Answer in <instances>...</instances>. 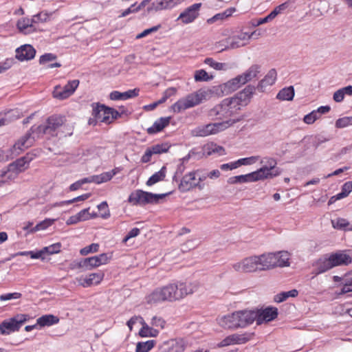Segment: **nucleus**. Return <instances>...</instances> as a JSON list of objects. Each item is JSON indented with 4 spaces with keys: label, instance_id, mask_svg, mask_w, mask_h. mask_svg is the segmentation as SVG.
I'll return each mask as SVG.
<instances>
[{
    "label": "nucleus",
    "instance_id": "23",
    "mask_svg": "<svg viewBox=\"0 0 352 352\" xmlns=\"http://www.w3.org/2000/svg\"><path fill=\"white\" fill-rule=\"evenodd\" d=\"M104 274L102 272L91 273L85 277H81L80 284L87 287L93 285H98L104 278Z\"/></svg>",
    "mask_w": 352,
    "mask_h": 352
},
{
    "label": "nucleus",
    "instance_id": "56",
    "mask_svg": "<svg viewBox=\"0 0 352 352\" xmlns=\"http://www.w3.org/2000/svg\"><path fill=\"white\" fill-rule=\"evenodd\" d=\"M61 244L60 243H56L49 246L43 248V252L45 254H57L60 251Z\"/></svg>",
    "mask_w": 352,
    "mask_h": 352
},
{
    "label": "nucleus",
    "instance_id": "47",
    "mask_svg": "<svg viewBox=\"0 0 352 352\" xmlns=\"http://www.w3.org/2000/svg\"><path fill=\"white\" fill-rule=\"evenodd\" d=\"M159 331L156 329L149 327L147 325H144L140 329L139 334L141 337H155L157 336Z\"/></svg>",
    "mask_w": 352,
    "mask_h": 352
},
{
    "label": "nucleus",
    "instance_id": "24",
    "mask_svg": "<svg viewBox=\"0 0 352 352\" xmlns=\"http://www.w3.org/2000/svg\"><path fill=\"white\" fill-rule=\"evenodd\" d=\"M228 105H225L224 100L222 102L214 107L209 111V116L214 119H219L222 120L224 118H227L230 116V113L228 112L229 109L226 108Z\"/></svg>",
    "mask_w": 352,
    "mask_h": 352
},
{
    "label": "nucleus",
    "instance_id": "48",
    "mask_svg": "<svg viewBox=\"0 0 352 352\" xmlns=\"http://www.w3.org/2000/svg\"><path fill=\"white\" fill-rule=\"evenodd\" d=\"M207 150V154L208 155L212 154H217L219 156L226 155V151L224 148L217 144H211L208 146Z\"/></svg>",
    "mask_w": 352,
    "mask_h": 352
},
{
    "label": "nucleus",
    "instance_id": "21",
    "mask_svg": "<svg viewBox=\"0 0 352 352\" xmlns=\"http://www.w3.org/2000/svg\"><path fill=\"white\" fill-rule=\"evenodd\" d=\"M331 109L329 105L320 106L317 109L312 111L309 113L305 115L303 118L305 123L311 124L317 120L320 119L322 114L328 113Z\"/></svg>",
    "mask_w": 352,
    "mask_h": 352
},
{
    "label": "nucleus",
    "instance_id": "26",
    "mask_svg": "<svg viewBox=\"0 0 352 352\" xmlns=\"http://www.w3.org/2000/svg\"><path fill=\"white\" fill-rule=\"evenodd\" d=\"M329 256L333 267L338 265H347L352 261L351 257L343 252H338Z\"/></svg>",
    "mask_w": 352,
    "mask_h": 352
},
{
    "label": "nucleus",
    "instance_id": "44",
    "mask_svg": "<svg viewBox=\"0 0 352 352\" xmlns=\"http://www.w3.org/2000/svg\"><path fill=\"white\" fill-rule=\"evenodd\" d=\"M204 63L217 71H226L228 69L226 63L217 62L212 58H205Z\"/></svg>",
    "mask_w": 352,
    "mask_h": 352
},
{
    "label": "nucleus",
    "instance_id": "1",
    "mask_svg": "<svg viewBox=\"0 0 352 352\" xmlns=\"http://www.w3.org/2000/svg\"><path fill=\"white\" fill-rule=\"evenodd\" d=\"M194 292L192 286L184 282H176L159 287L146 296L148 304L153 305L162 302H174L184 298Z\"/></svg>",
    "mask_w": 352,
    "mask_h": 352
},
{
    "label": "nucleus",
    "instance_id": "18",
    "mask_svg": "<svg viewBox=\"0 0 352 352\" xmlns=\"http://www.w3.org/2000/svg\"><path fill=\"white\" fill-rule=\"evenodd\" d=\"M19 32L23 34L27 35L34 33L38 31L36 24H35L31 18H21L16 23Z\"/></svg>",
    "mask_w": 352,
    "mask_h": 352
},
{
    "label": "nucleus",
    "instance_id": "32",
    "mask_svg": "<svg viewBox=\"0 0 352 352\" xmlns=\"http://www.w3.org/2000/svg\"><path fill=\"white\" fill-rule=\"evenodd\" d=\"M19 174L8 164L0 170L1 182L6 183L15 179Z\"/></svg>",
    "mask_w": 352,
    "mask_h": 352
},
{
    "label": "nucleus",
    "instance_id": "2",
    "mask_svg": "<svg viewBox=\"0 0 352 352\" xmlns=\"http://www.w3.org/2000/svg\"><path fill=\"white\" fill-rule=\"evenodd\" d=\"M256 319L254 310H241L221 317L219 324L225 329L245 328L252 324Z\"/></svg>",
    "mask_w": 352,
    "mask_h": 352
},
{
    "label": "nucleus",
    "instance_id": "25",
    "mask_svg": "<svg viewBox=\"0 0 352 352\" xmlns=\"http://www.w3.org/2000/svg\"><path fill=\"white\" fill-rule=\"evenodd\" d=\"M139 93L140 89L138 88L129 89L124 92L113 91L109 94V98L112 100H126L138 96L139 95Z\"/></svg>",
    "mask_w": 352,
    "mask_h": 352
},
{
    "label": "nucleus",
    "instance_id": "61",
    "mask_svg": "<svg viewBox=\"0 0 352 352\" xmlns=\"http://www.w3.org/2000/svg\"><path fill=\"white\" fill-rule=\"evenodd\" d=\"M6 118H0V126L5 125L7 123L8 118H12L14 117V118H18L19 117V112L16 109H12L9 111L6 114Z\"/></svg>",
    "mask_w": 352,
    "mask_h": 352
},
{
    "label": "nucleus",
    "instance_id": "55",
    "mask_svg": "<svg viewBox=\"0 0 352 352\" xmlns=\"http://www.w3.org/2000/svg\"><path fill=\"white\" fill-rule=\"evenodd\" d=\"M352 125V116H346L339 118L336 122L337 128H344Z\"/></svg>",
    "mask_w": 352,
    "mask_h": 352
},
{
    "label": "nucleus",
    "instance_id": "34",
    "mask_svg": "<svg viewBox=\"0 0 352 352\" xmlns=\"http://www.w3.org/2000/svg\"><path fill=\"white\" fill-rule=\"evenodd\" d=\"M277 77V72L275 69H270L267 74L265 76L264 78L262 79L258 85V87L263 90V88H265L267 86L272 85Z\"/></svg>",
    "mask_w": 352,
    "mask_h": 352
},
{
    "label": "nucleus",
    "instance_id": "37",
    "mask_svg": "<svg viewBox=\"0 0 352 352\" xmlns=\"http://www.w3.org/2000/svg\"><path fill=\"white\" fill-rule=\"evenodd\" d=\"M166 168L165 166H162V168L157 172L155 173L153 175H151L146 182V185L148 186H153L155 184L164 180L166 177Z\"/></svg>",
    "mask_w": 352,
    "mask_h": 352
},
{
    "label": "nucleus",
    "instance_id": "38",
    "mask_svg": "<svg viewBox=\"0 0 352 352\" xmlns=\"http://www.w3.org/2000/svg\"><path fill=\"white\" fill-rule=\"evenodd\" d=\"M294 96V89L293 86L285 87L279 91L276 98L280 100H292Z\"/></svg>",
    "mask_w": 352,
    "mask_h": 352
},
{
    "label": "nucleus",
    "instance_id": "10",
    "mask_svg": "<svg viewBox=\"0 0 352 352\" xmlns=\"http://www.w3.org/2000/svg\"><path fill=\"white\" fill-rule=\"evenodd\" d=\"M200 172L201 170L198 169L184 175L179 180V190L182 192H186L197 187L200 190L203 189L204 185L199 184V182L197 181V174Z\"/></svg>",
    "mask_w": 352,
    "mask_h": 352
},
{
    "label": "nucleus",
    "instance_id": "50",
    "mask_svg": "<svg viewBox=\"0 0 352 352\" xmlns=\"http://www.w3.org/2000/svg\"><path fill=\"white\" fill-rule=\"evenodd\" d=\"M260 160V157L258 155L251 156L248 157L241 158L236 160L238 167L241 166H248L255 164L257 161Z\"/></svg>",
    "mask_w": 352,
    "mask_h": 352
},
{
    "label": "nucleus",
    "instance_id": "42",
    "mask_svg": "<svg viewBox=\"0 0 352 352\" xmlns=\"http://www.w3.org/2000/svg\"><path fill=\"white\" fill-rule=\"evenodd\" d=\"M56 221V219H45L33 227L30 232L33 233L39 230H44L51 226Z\"/></svg>",
    "mask_w": 352,
    "mask_h": 352
},
{
    "label": "nucleus",
    "instance_id": "30",
    "mask_svg": "<svg viewBox=\"0 0 352 352\" xmlns=\"http://www.w3.org/2000/svg\"><path fill=\"white\" fill-rule=\"evenodd\" d=\"M246 340L244 337L239 334H232L225 338L219 344V347H223L232 344L245 343Z\"/></svg>",
    "mask_w": 352,
    "mask_h": 352
},
{
    "label": "nucleus",
    "instance_id": "15",
    "mask_svg": "<svg viewBox=\"0 0 352 352\" xmlns=\"http://www.w3.org/2000/svg\"><path fill=\"white\" fill-rule=\"evenodd\" d=\"M92 116L98 121L111 123V108L98 103L93 104Z\"/></svg>",
    "mask_w": 352,
    "mask_h": 352
},
{
    "label": "nucleus",
    "instance_id": "16",
    "mask_svg": "<svg viewBox=\"0 0 352 352\" xmlns=\"http://www.w3.org/2000/svg\"><path fill=\"white\" fill-rule=\"evenodd\" d=\"M254 34V32L249 33L241 31L234 33L232 36H230L231 48L235 49L245 45Z\"/></svg>",
    "mask_w": 352,
    "mask_h": 352
},
{
    "label": "nucleus",
    "instance_id": "39",
    "mask_svg": "<svg viewBox=\"0 0 352 352\" xmlns=\"http://www.w3.org/2000/svg\"><path fill=\"white\" fill-rule=\"evenodd\" d=\"M155 340H153L139 342L136 345L135 352H148L155 346Z\"/></svg>",
    "mask_w": 352,
    "mask_h": 352
},
{
    "label": "nucleus",
    "instance_id": "57",
    "mask_svg": "<svg viewBox=\"0 0 352 352\" xmlns=\"http://www.w3.org/2000/svg\"><path fill=\"white\" fill-rule=\"evenodd\" d=\"M49 18V14L44 12H41L37 14L34 15L31 19L33 22L36 24L37 28H38V23L45 22Z\"/></svg>",
    "mask_w": 352,
    "mask_h": 352
},
{
    "label": "nucleus",
    "instance_id": "54",
    "mask_svg": "<svg viewBox=\"0 0 352 352\" xmlns=\"http://www.w3.org/2000/svg\"><path fill=\"white\" fill-rule=\"evenodd\" d=\"M99 244L98 243H91L89 245H87L80 250V254L82 256H86L90 253H96L99 250Z\"/></svg>",
    "mask_w": 352,
    "mask_h": 352
},
{
    "label": "nucleus",
    "instance_id": "46",
    "mask_svg": "<svg viewBox=\"0 0 352 352\" xmlns=\"http://www.w3.org/2000/svg\"><path fill=\"white\" fill-rule=\"evenodd\" d=\"M195 80L197 82L210 81L213 78L212 76H209L204 69H199L195 72Z\"/></svg>",
    "mask_w": 352,
    "mask_h": 352
},
{
    "label": "nucleus",
    "instance_id": "4",
    "mask_svg": "<svg viewBox=\"0 0 352 352\" xmlns=\"http://www.w3.org/2000/svg\"><path fill=\"white\" fill-rule=\"evenodd\" d=\"M268 258H265V253L258 255L245 258L241 261L234 263L232 267L238 272L250 273L256 271L267 270V266L270 265Z\"/></svg>",
    "mask_w": 352,
    "mask_h": 352
},
{
    "label": "nucleus",
    "instance_id": "40",
    "mask_svg": "<svg viewBox=\"0 0 352 352\" xmlns=\"http://www.w3.org/2000/svg\"><path fill=\"white\" fill-rule=\"evenodd\" d=\"M111 179H112V177L109 171L104 172L100 175H93V176L89 177L90 182L95 183L97 184L107 182L108 181H110Z\"/></svg>",
    "mask_w": 352,
    "mask_h": 352
},
{
    "label": "nucleus",
    "instance_id": "29",
    "mask_svg": "<svg viewBox=\"0 0 352 352\" xmlns=\"http://www.w3.org/2000/svg\"><path fill=\"white\" fill-rule=\"evenodd\" d=\"M59 321V318L53 314H45L36 319L37 324L40 328L56 324Z\"/></svg>",
    "mask_w": 352,
    "mask_h": 352
},
{
    "label": "nucleus",
    "instance_id": "41",
    "mask_svg": "<svg viewBox=\"0 0 352 352\" xmlns=\"http://www.w3.org/2000/svg\"><path fill=\"white\" fill-rule=\"evenodd\" d=\"M298 294V292L296 289H292L287 292H283L280 294H276L274 296V301L276 302H282L286 300L289 297H296Z\"/></svg>",
    "mask_w": 352,
    "mask_h": 352
},
{
    "label": "nucleus",
    "instance_id": "22",
    "mask_svg": "<svg viewBox=\"0 0 352 352\" xmlns=\"http://www.w3.org/2000/svg\"><path fill=\"white\" fill-rule=\"evenodd\" d=\"M33 155L27 153L25 156L16 160L10 164V166L17 172L18 174L26 170L30 162L33 160Z\"/></svg>",
    "mask_w": 352,
    "mask_h": 352
},
{
    "label": "nucleus",
    "instance_id": "14",
    "mask_svg": "<svg viewBox=\"0 0 352 352\" xmlns=\"http://www.w3.org/2000/svg\"><path fill=\"white\" fill-rule=\"evenodd\" d=\"M256 312V322L257 325L271 322L278 316V311L276 307H267L265 309H257L254 310Z\"/></svg>",
    "mask_w": 352,
    "mask_h": 352
},
{
    "label": "nucleus",
    "instance_id": "7",
    "mask_svg": "<svg viewBox=\"0 0 352 352\" xmlns=\"http://www.w3.org/2000/svg\"><path fill=\"white\" fill-rule=\"evenodd\" d=\"M166 195V194H154L138 189L131 192L128 198V202L133 206L155 204H157L159 201L165 197Z\"/></svg>",
    "mask_w": 352,
    "mask_h": 352
},
{
    "label": "nucleus",
    "instance_id": "12",
    "mask_svg": "<svg viewBox=\"0 0 352 352\" xmlns=\"http://www.w3.org/2000/svg\"><path fill=\"white\" fill-rule=\"evenodd\" d=\"M265 258L270 260V265L267 266V270L276 267H287L289 265L290 254L287 251H280L276 253H265Z\"/></svg>",
    "mask_w": 352,
    "mask_h": 352
},
{
    "label": "nucleus",
    "instance_id": "63",
    "mask_svg": "<svg viewBox=\"0 0 352 352\" xmlns=\"http://www.w3.org/2000/svg\"><path fill=\"white\" fill-rule=\"evenodd\" d=\"M56 55L52 53H46L40 56L39 63L44 65L50 61L56 60Z\"/></svg>",
    "mask_w": 352,
    "mask_h": 352
},
{
    "label": "nucleus",
    "instance_id": "43",
    "mask_svg": "<svg viewBox=\"0 0 352 352\" xmlns=\"http://www.w3.org/2000/svg\"><path fill=\"white\" fill-rule=\"evenodd\" d=\"M53 96L58 100H64L70 96L69 91L65 89V86L57 85L54 87Z\"/></svg>",
    "mask_w": 352,
    "mask_h": 352
},
{
    "label": "nucleus",
    "instance_id": "3",
    "mask_svg": "<svg viewBox=\"0 0 352 352\" xmlns=\"http://www.w3.org/2000/svg\"><path fill=\"white\" fill-rule=\"evenodd\" d=\"M213 93L211 89H200L177 100L171 106V109L174 113H179L199 104L203 100H208Z\"/></svg>",
    "mask_w": 352,
    "mask_h": 352
},
{
    "label": "nucleus",
    "instance_id": "6",
    "mask_svg": "<svg viewBox=\"0 0 352 352\" xmlns=\"http://www.w3.org/2000/svg\"><path fill=\"white\" fill-rule=\"evenodd\" d=\"M239 120H229L221 122L209 123L199 125L191 130L190 134L193 137H206L215 135L226 130Z\"/></svg>",
    "mask_w": 352,
    "mask_h": 352
},
{
    "label": "nucleus",
    "instance_id": "33",
    "mask_svg": "<svg viewBox=\"0 0 352 352\" xmlns=\"http://www.w3.org/2000/svg\"><path fill=\"white\" fill-rule=\"evenodd\" d=\"M180 3V0H155L153 3L155 10L171 9Z\"/></svg>",
    "mask_w": 352,
    "mask_h": 352
},
{
    "label": "nucleus",
    "instance_id": "64",
    "mask_svg": "<svg viewBox=\"0 0 352 352\" xmlns=\"http://www.w3.org/2000/svg\"><path fill=\"white\" fill-rule=\"evenodd\" d=\"M21 296V294L19 292L4 294L0 296V300L6 301L12 299H18L20 298Z\"/></svg>",
    "mask_w": 352,
    "mask_h": 352
},
{
    "label": "nucleus",
    "instance_id": "62",
    "mask_svg": "<svg viewBox=\"0 0 352 352\" xmlns=\"http://www.w3.org/2000/svg\"><path fill=\"white\" fill-rule=\"evenodd\" d=\"M79 85V80H69L65 85V89L68 90L69 91L70 96L72 95L77 87Z\"/></svg>",
    "mask_w": 352,
    "mask_h": 352
},
{
    "label": "nucleus",
    "instance_id": "11",
    "mask_svg": "<svg viewBox=\"0 0 352 352\" xmlns=\"http://www.w3.org/2000/svg\"><path fill=\"white\" fill-rule=\"evenodd\" d=\"M38 139V135L30 131L22 136L11 148L12 154L14 155H19L21 152L30 147L34 142Z\"/></svg>",
    "mask_w": 352,
    "mask_h": 352
},
{
    "label": "nucleus",
    "instance_id": "59",
    "mask_svg": "<svg viewBox=\"0 0 352 352\" xmlns=\"http://www.w3.org/2000/svg\"><path fill=\"white\" fill-rule=\"evenodd\" d=\"M88 183H91L89 177L79 179L70 185L69 190L75 191V190L80 188L83 184H88Z\"/></svg>",
    "mask_w": 352,
    "mask_h": 352
},
{
    "label": "nucleus",
    "instance_id": "31",
    "mask_svg": "<svg viewBox=\"0 0 352 352\" xmlns=\"http://www.w3.org/2000/svg\"><path fill=\"white\" fill-rule=\"evenodd\" d=\"M244 84H245V82L242 75L240 74L224 83L223 89L224 90H228V91H234Z\"/></svg>",
    "mask_w": 352,
    "mask_h": 352
},
{
    "label": "nucleus",
    "instance_id": "35",
    "mask_svg": "<svg viewBox=\"0 0 352 352\" xmlns=\"http://www.w3.org/2000/svg\"><path fill=\"white\" fill-rule=\"evenodd\" d=\"M261 65L254 64L250 66L248 68V69H247L244 73H243L241 75L245 83L252 80L254 78H258V74L261 73Z\"/></svg>",
    "mask_w": 352,
    "mask_h": 352
},
{
    "label": "nucleus",
    "instance_id": "53",
    "mask_svg": "<svg viewBox=\"0 0 352 352\" xmlns=\"http://www.w3.org/2000/svg\"><path fill=\"white\" fill-rule=\"evenodd\" d=\"M260 163L263 164V166H267V168L274 170V169H279L276 168V166L277 164L276 160L270 157H265L261 159Z\"/></svg>",
    "mask_w": 352,
    "mask_h": 352
},
{
    "label": "nucleus",
    "instance_id": "52",
    "mask_svg": "<svg viewBox=\"0 0 352 352\" xmlns=\"http://www.w3.org/2000/svg\"><path fill=\"white\" fill-rule=\"evenodd\" d=\"M230 38L229 36L225 39L217 42L214 44V47L215 49L219 50V52H223L228 49H232L230 46Z\"/></svg>",
    "mask_w": 352,
    "mask_h": 352
},
{
    "label": "nucleus",
    "instance_id": "5",
    "mask_svg": "<svg viewBox=\"0 0 352 352\" xmlns=\"http://www.w3.org/2000/svg\"><path fill=\"white\" fill-rule=\"evenodd\" d=\"M65 122V118L60 115H52L50 116L45 124L38 126H32L31 131L38 135V138L43 135H47L52 137L60 136V128Z\"/></svg>",
    "mask_w": 352,
    "mask_h": 352
},
{
    "label": "nucleus",
    "instance_id": "27",
    "mask_svg": "<svg viewBox=\"0 0 352 352\" xmlns=\"http://www.w3.org/2000/svg\"><path fill=\"white\" fill-rule=\"evenodd\" d=\"M333 267L329 256L318 259L314 265L315 274L324 273Z\"/></svg>",
    "mask_w": 352,
    "mask_h": 352
},
{
    "label": "nucleus",
    "instance_id": "19",
    "mask_svg": "<svg viewBox=\"0 0 352 352\" xmlns=\"http://www.w3.org/2000/svg\"><path fill=\"white\" fill-rule=\"evenodd\" d=\"M112 258V253H102L87 258L90 270L102 265L107 264Z\"/></svg>",
    "mask_w": 352,
    "mask_h": 352
},
{
    "label": "nucleus",
    "instance_id": "51",
    "mask_svg": "<svg viewBox=\"0 0 352 352\" xmlns=\"http://www.w3.org/2000/svg\"><path fill=\"white\" fill-rule=\"evenodd\" d=\"M170 146L168 143L157 144L150 147L154 154H162L168 152Z\"/></svg>",
    "mask_w": 352,
    "mask_h": 352
},
{
    "label": "nucleus",
    "instance_id": "36",
    "mask_svg": "<svg viewBox=\"0 0 352 352\" xmlns=\"http://www.w3.org/2000/svg\"><path fill=\"white\" fill-rule=\"evenodd\" d=\"M254 182L252 173L246 174V175H241L237 176H234L228 178V183L230 184H241V183H248V182Z\"/></svg>",
    "mask_w": 352,
    "mask_h": 352
},
{
    "label": "nucleus",
    "instance_id": "45",
    "mask_svg": "<svg viewBox=\"0 0 352 352\" xmlns=\"http://www.w3.org/2000/svg\"><path fill=\"white\" fill-rule=\"evenodd\" d=\"M332 226L335 229L347 230V227L349 226V222L343 218H337L331 220Z\"/></svg>",
    "mask_w": 352,
    "mask_h": 352
},
{
    "label": "nucleus",
    "instance_id": "20",
    "mask_svg": "<svg viewBox=\"0 0 352 352\" xmlns=\"http://www.w3.org/2000/svg\"><path fill=\"white\" fill-rule=\"evenodd\" d=\"M254 182L264 179L267 178H272L278 176L280 174V169L271 170L267 166H262L256 171L252 172Z\"/></svg>",
    "mask_w": 352,
    "mask_h": 352
},
{
    "label": "nucleus",
    "instance_id": "13",
    "mask_svg": "<svg viewBox=\"0 0 352 352\" xmlns=\"http://www.w3.org/2000/svg\"><path fill=\"white\" fill-rule=\"evenodd\" d=\"M201 6V3H196L188 6L179 14L177 21H180L183 24H189L194 22L199 16Z\"/></svg>",
    "mask_w": 352,
    "mask_h": 352
},
{
    "label": "nucleus",
    "instance_id": "8",
    "mask_svg": "<svg viewBox=\"0 0 352 352\" xmlns=\"http://www.w3.org/2000/svg\"><path fill=\"white\" fill-rule=\"evenodd\" d=\"M30 320L28 314H18L13 317L4 320L0 324V335H9L19 331L21 327Z\"/></svg>",
    "mask_w": 352,
    "mask_h": 352
},
{
    "label": "nucleus",
    "instance_id": "17",
    "mask_svg": "<svg viewBox=\"0 0 352 352\" xmlns=\"http://www.w3.org/2000/svg\"><path fill=\"white\" fill-rule=\"evenodd\" d=\"M15 52V58L21 62L33 59L36 54L35 49L28 44L16 48Z\"/></svg>",
    "mask_w": 352,
    "mask_h": 352
},
{
    "label": "nucleus",
    "instance_id": "58",
    "mask_svg": "<svg viewBox=\"0 0 352 352\" xmlns=\"http://www.w3.org/2000/svg\"><path fill=\"white\" fill-rule=\"evenodd\" d=\"M60 138L71 136L74 133L73 124H64L61 126Z\"/></svg>",
    "mask_w": 352,
    "mask_h": 352
},
{
    "label": "nucleus",
    "instance_id": "9",
    "mask_svg": "<svg viewBox=\"0 0 352 352\" xmlns=\"http://www.w3.org/2000/svg\"><path fill=\"white\" fill-rule=\"evenodd\" d=\"M254 91V87L247 86L242 91H240L234 97L225 98L224 104L225 105H232V107L236 108L238 111L242 107L246 106L248 104Z\"/></svg>",
    "mask_w": 352,
    "mask_h": 352
},
{
    "label": "nucleus",
    "instance_id": "60",
    "mask_svg": "<svg viewBox=\"0 0 352 352\" xmlns=\"http://www.w3.org/2000/svg\"><path fill=\"white\" fill-rule=\"evenodd\" d=\"M98 208L100 211H104V212L100 214V217L102 219H107L110 217V211L108 208V204L107 201L101 202L98 206Z\"/></svg>",
    "mask_w": 352,
    "mask_h": 352
},
{
    "label": "nucleus",
    "instance_id": "49",
    "mask_svg": "<svg viewBox=\"0 0 352 352\" xmlns=\"http://www.w3.org/2000/svg\"><path fill=\"white\" fill-rule=\"evenodd\" d=\"M350 292H352V276L346 274L344 285L338 294L342 295Z\"/></svg>",
    "mask_w": 352,
    "mask_h": 352
},
{
    "label": "nucleus",
    "instance_id": "28",
    "mask_svg": "<svg viewBox=\"0 0 352 352\" xmlns=\"http://www.w3.org/2000/svg\"><path fill=\"white\" fill-rule=\"evenodd\" d=\"M170 117H162L155 120L153 124L147 129V133L153 135L162 131L170 123Z\"/></svg>",
    "mask_w": 352,
    "mask_h": 352
}]
</instances>
